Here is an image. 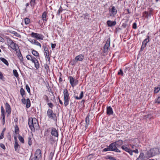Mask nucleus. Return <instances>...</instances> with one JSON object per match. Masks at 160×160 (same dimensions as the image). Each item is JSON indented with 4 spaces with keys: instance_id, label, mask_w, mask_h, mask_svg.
<instances>
[{
    "instance_id": "338daca9",
    "label": "nucleus",
    "mask_w": 160,
    "mask_h": 160,
    "mask_svg": "<svg viewBox=\"0 0 160 160\" xmlns=\"http://www.w3.org/2000/svg\"><path fill=\"white\" fill-rule=\"evenodd\" d=\"M5 128L3 129V131H2V132H4L5 131Z\"/></svg>"
},
{
    "instance_id": "a878e982",
    "label": "nucleus",
    "mask_w": 160,
    "mask_h": 160,
    "mask_svg": "<svg viewBox=\"0 0 160 160\" xmlns=\"http://www.w3.org/2000/svg\"><path fill=\"white\" fill-rule=\"evenodd\" d=\"M0 60L3 62L7 66H8L9 63L6 59L3 58H0Z\"/></svg>"
},
{
    "instance_id": "58836bf2",
    "label": "nucleus",
    "mask_w": 160,
    "mask_h": 160,
    "mask_svg": "<svg viewBox=\"0 0 160 160\" xmlns=\"http://www.w3.org/2000/svg\"><path fill=\"white\" fill-rule=\"evenodd\" d=\"M107 158L110 160H116L115 158L110 156H107Z\"/></svg>"
},
{
    "instance_id": "4d7b16f0",
    "label": "nucleus",
    "mask_w": 160,
    "mask_h": 160,
    "mask_svg": "<svg viewBox=\"0 0 160 160\" xmlns=\"http://www.w3.org/2000/svg\"><path fill=\"white\" fill-rule=\"evenodd\" d=\"M62 8V7L61 6L60 7V8L59 9V10H58V15H59L60 13L62 12V10L61 9Z\"/></svg>"
},
{
    "instance_id": "f257e3e1",
    "label": "nucleus",
    "mask_w": 160,
    "mask_h": 160,
    "mask_svg": "<svg viewBox=\"0 0 160 160\" xmlns=\"http://www.w3.org/2000/svg\"><path fill=\"white\" fill-rule=\"evenodd\" d=\"M28 125L32 131L38 130L39 128V125L38 121L35 118H29L28 121Z\"/></svg>"
},
{
    "instance_id": "bf43d9fd",
    "label": "nucleus",
    "mask_w": 160,
    "mask_h": 160,
    "mask_svg": "<svg viewBox=\"0 0 160 160\" xmlns=\"http://www.w3.org/2000/svg\"><path fill=\"white\" fill-rule=\"evenodd\" d=\"M4 78V77L2 73L0 72V79L1 80H3Z\"/></svg>"
},
{
    "instance_id": "c9c22d12",
    "label": "nucleus",
    "mask_w": 160,
    "mask_h": 160,
    "mask_svg": "<svg viewBox=\"0 0 160 160\" xmlns=\"http://www.w3.org/2000/svg\"><path fill=\"white\" fill-rule=\"evenodd\" d=\"M11 33H12L14 34V35L20 38L21 37V35L19 33L15 31H12Z\"/></svg>"
},
{
    "instance_id": "5fc2aeb1",
    "label": "nucleus",
    "mask_w": 160,
    "mask_h": 160,
    "mask_svg": "<svg viewBox=\"0 0 160 160\" xmlns=\"http://www.w3.org/2000/svg\"><path fill=\"white\" fill-rule=\"evenodd\" d=\"M4 132H2V133L1 134L0 136V139H2L4 137Z\"/></svg>"
},
{
    "instance_id": "aec40b11",
    "label": "nucleus",
    "mask_w": 160,
    "mask_h": 160,
    "mask_svg": "<svg viewBox=\"0 0 160 160\" xmlns=\"http://www.w3.org/2000/svg\"><path fill=\"white\" fill-rule=\"evenodd\" d=\"M118 148L120 147L123 143V141L121 140H119L114 142Z\"/></svg>"
},
{
    "instance_id": "5701e85b",
    "label": "nucleus",
    "mask_w": 160,
    "mask_h": 160,
    "mask_svg": "<svg viewBox=\"0 0 160 160\" xmlns=\"http://www.w3.org/2000/svg\"><path fill=\"white\" fill-rule=\"evenodd\" d=\"M113 112L112 108L111 107H109L107 108V113L109 115L112 114L113 113Z\"/></svg>"
},
{
    "instance_id": "6e6552de",
    "label": "nucleus",
    "mask_w": 160,
    "mask_h": 160,
    "mask_svg": "<svg viewBox=\"0 0 160 160\" xmlns=\"http://www.w3.org/2000/svg\"><path fill=\"white\" fill-rule=\"evenodd\" d=\"M150 158L146 152L145 155L143 152H141L136 160H146Z\"/></svg>"
},
{
    "instance_id": "1a4fd4ad",
    "label": "nucleus",
    "mask_w": 160,
    "mask_h": 160,
    "mask_svg": "<svg viewBox=\"0 0 160 160\" xmlns=\"http://www.w3.org/2000/svg\"><path fill=\"white\" fill-rule=\"evenodd\" d=\"M47 114L48 118L54 120L56 117V114L53 112L52 110L51 109H49L48 110Z\"/></svg>"
},
{
    "instance_id": "ea45409f",
    "label": "nucleus",
    "mask_w": 160,
    "mask_h": 160,
    "mask_svg": "<svg viewBox=\"0 0 160 160\" xmlns=\"http://www.w3.org/2000/svg\"><path fill=\"white\" fill-rule=\"evenodd\" d=\"M26 89L27 91V92L29 93H30V88H29V86H28V84H27L26 85Z\"/></svg>"
},
{
    "instance_id": "4c0bfd02",
    "label": "nucleus",
    "mask_w": 160,
    "mask_h": 160,
    "mask_svg": "<svg viewBox=\"0 0 160 160\" xmlns=\"http://www.w3.org/2000/svg\"><path fill=\"white\" fill-rule=\"evenodd\" d=\"M34 44L35 45L37 46H39L40 48H41V45L40 43L38 42V41H37L36 40L34 42Z\"/></svg>"
},
{
    "instance_id": "37998d69",
    "label": "nucleus",
    "mask_w": 160,
    "mask_h": 160,
    "mask_svg": "<svg viewBox=\"0 0 160 160\" xmlns=\"http://www.w3.org/2000/svg\"><path fill=\"white\" fill-rule=\"evenodd\" d=\"M118 75H121V76L123 75V73L122 69H120L119 71L118 72Z\"/></svg>"
},
{
    "instance_id": "ddd939ff",
    "label": "nucleus",
    "mask_w": 160,
    "mask_h": 160,
    "mask_svg": "<svg viewBox=\"0 0 160 160\" xmlns=\"http://www.w3.org/2000/svg\"><path fill=\"white\" fill-rule=\"evenodd\" d=\"M110 38H109L107 39L106 43L104 47V49L105 52H107L110 46Z\"/></svg>"
},
{
    "instance_id": "b1692460",
    "label": "nucleus",
    "mask_w": 160,
    "mask_h": 160,
    "mask_svg": "<svg viewBox=\"0 0 160 160\" xmlns=\"http://www.w3.org/2000/svg\"><path fill=\"white\" fill-rule=\"evenodd\" d=\"M90 120L88 116L85 118V122L86 125H85V128L86 129L88 127V125L89 124Z\"/></svg>"
},
{
    "instance_id": "dca6fc26",
    "label": "nucleus",
    "mask_w": 160,
    "mask_h": 160,
    "mask_svg": "<svg viewBox=\"0 0 160 160\" xmlns=\"http://www.w3.org/2000/svg\"><path fill=\"white\" fill-rule=\"evenodd\" d=\"M84 58V56L83 55L81 54H79L75 57V60L76 61V62L78 61H82L83 60Z\"/></svg>"
},
{
    "instance_id": "6ab92c4d",
    "label": "nucleus",
    "mask_w": 160,
    "mask_h": 160,
    "mask_svg": "<svg viewBox=\"0 0 160 160\" xmlns=\"http://www.w3.org/2000/svg\"><path fill=\"white\" fill-rule=\"evenodd\" d=\"M107 25L108 27H111L112 26H115L116 24V22L114 21H112L111 20H108L107 22Z\"/></svg>"
},
{
    "instance_id": "39448f33",
    "label": "nucleus",
    "mask_w": 160,
    "mask_h": 160,
    "mask_svg": "<svg viewBox=\"0 0 160 160\" xmlns=\"http://www.w3.org/2000/svg\"><path fill=\"white\" fill-rule=\"evenodd\" d=\"M69 78L70 83L72 87H74L78 84V81L77 79L72 76H69Z\"/></svg>"
},
{
    "instance_id": "473e14b6",
    "label": "nucleus",
    "mask_w": 160,
    "mask_h": 160,
    "mask_svg": "<svg viewBox=\"0 0 160 160\" xmlns=\"http://www.w3.org/2000/svg\"><path fill=\"white\" fill-rule=\"evenodd\" d=\"M13 74L14 76L16 78H18V74L17 71V70L14 69L13 71Z\"/></svg>"
},
{
    "instance_id": "79ce46f5",
    "label": "nucleus",
    "mask_w": 160,
    "mask_h": 160,
    "mask_svg": "<svg viewBox=\"0 0 160 160\" xmlns=\"http://www.w3.org/2000/svg\"><path fill=\"white\" fill-rule=\"evenodd\" d=\"M36 0H31L30 3L31 6H33L35 4Z\"/></svg>"
},
{
    "instance_id": "393cba45",
    "label": "nucleus",
    "mask_w": 160,
    "mask_h": 160,
    "mask_svg": "<svg viewBox=\"0 0 160 160\" xmlns=\"http://www.w3.org/2000/svg\"><path fill=\"white\" fill-rule=\"evenodd\" d=\"M47 12H44L42 15V18L43 20L47 21Z\"/></svg>"
},
{
    "instance_id": "c756f323",
    "label": "nucleus",
    "mask_w": 160,
    "mask_h": 160,
    "mask_svg": "<svg viewBox=\"0 0 160 160\" xmlns=\"http://www.w3.org/2000/svg\"><path fill=\"white\" fill-rule=\"evenodd\" d=\"M160 90V87H155V89L154 90V92L155 93H158Z\"/></svg>"
},
{
    "instance_id": "8fccbe9b",
    "label": "nucleus",
    "mask_w": 160,
    "mask_h": 160,
    "mask_svg": "<svg viewBox=\"0 0 160 160\" xmlns=\"http://www.w3.org/2000/svg\"><path fill=\"white\" fill-rule=\"evenodd\" d=\"M36 40H34V39H29V41L32 44H34V42Z\"/></svg>"
},
{
    "instance_id": "f3484780",
    "label": "nucleus",
    "mask_w": 160,
    "mask_h": 160,
    "mask_svg": "<svg viewBox=\"0 0 160 160\" xmlns=\"http://www.w3.org/2000/svg\"><path fill=\"white\" fill-rule=\"evenodd\" d=\"M52 135L55 137L58 138V133L57 130L53 128L51 132Z\"/></svg>"
},
{
    "instance_id": "c85d7f7f",
    "label": "nucleus",
    "mask_w": 160,
    "mask_h": 160,
    "mask_svg": "<svg viewBox=\"0 0 160 160\" xmlns=\"http://www.w3.org/2000/svg\"><path fill=\"white\" fill-rule=\"evenodd\" d=\"M20 92L21 95L22 97H24V96L25 95V91L22 88H21L20 90Z\"/></svg>"
},
{
    "instance_id": "09e8293b",
    "label": "nucleus",
    "mask_w": 160,
    "mask_h": 160,
    "mask_svg": "<svg viewBox=\"0 0 160 160\" xmlns=\"http://www.w3.org/2000/svg\"><path fill=\"white\" fill-rule=\"evenodd\" d=\"M48 106L50 108H52V107L53 106V104L51 102L48 103Z\"/></svg>"
},
{
    "instance_id": "f704fd0d",
    "label": "nucleus",
    "mask_w": 160,
    "mask_h": 160,
    "mask_svg": "<svg viewBox=\"0 0 160 160\" xmlns=\"http://www.w3.org/2000/svg\"><path fill=\"white\" fill-rule=\"evenodd\" d=\"M15 133L16 134H18L19 131V129L18 125H16L15 127Z\"/></svg>"
},
{
    "instance_id": "3c124183",
    "label": "nucleus",
    "mask_w": 160,
    "mask_h": 160,
    "mask_svg": "<svg viewBox=\"0 0 160 160\" xmlns=\"http://www.w3.org/2000/svg\"><path fill=\"white\" fill-rule=\"evenodd\" d=\"M0 147L2 149H5V148H6L5 147L3 144L2 143L0 144Z\"/></svg>"
},
{
    "instance_id": "864d4df0",
    "label": "nucleus",
    "mask_w": 160,
    "mask_h": 160,
    "mask_svg": "<svg viewBox=\"0 0 160 160\" xmlns=\"http://www.w3.org/2000/svg\"><path fill=\"white\" fill-rule=\"evenodd\" d=\"M127 152H128L130 154V155H133V154H132L133 152V150H130V149H129V150Z\"/></svg>"
},
{
    "instance_id": "052dcab7",
    "label": "nucleus",
    "mask_w": 160,
    "mask_h": 160,
    "mask_svg": "<svg viewBox=\"0 0 160 160\" xmlns=\"http://www.w3.org/2000/svg\"><path fill=\"white\" fill-rule=\"evenodd\" d=\"M133 28L134 29L137 28V24L135 23H134L133 24Z\"/></svg>"
},
{
    "instance_id": "603ef678",
    "label": "nucleus",
    "mask_w": 160,
    "mask_h": 160,
    "mask_svg": "<svg viewBox=\"0 0 160 160\" xmlns=\"http://www.w3.org/2000/svg\"><path fill=\"white\" fill-rule=\"evenodd\" d=\"M22 103L24 104H26V99L24 98V97H23V98L22 99Z\"/></svg>"
},
{
    "instance_id": "bb28decb",
    "label": "nucleus",
    "mask_w": 160,
    "mask_h": 160,
    "mask_svg": "<svg viewBox=\"0 0 160 160\" xmlns=\"http://www.w3.org/2000/svg\"><path fill=\"white\" fill-rule=\"evenodd\" d=\"M26 106L27 108H28L30 107L31 103L29 99L28 98L26 100Z\"/></svg>"
},
{
    "instance_id": "a18cd8bd",
    "label": "nucleus",
    "mask_w": 160,
    "mask_h": 160,
    "mask_svg": "<svg viewBox=\"0 0 160 160\" xmlns=\"http://www.w3.org/2000/svg\"><path fill=\"white\" fill-rule=\"evenodd\" d=\"M155 103H160V97H158L155 101Z\"/></svg>"
},
{
    "instance_id": "7c9ffc66",
    "label": "nucleus",
    "mask_w": 160,
    "mask_h": 160,
    "mask_svg": "<svg viewBox=\"0 0 160 160\" xmlns=\"http://www.w3.org/2000/svg\"><path fill=\"white\" fill-rule=\"evenodd\" d=\"M18 138L19 140V141L22 143H24V140L22 137L20 135H19L18 137Z\"/></svg>"
},
{
    "instance_id": "f03ea898",
    "label": "nucleus",
    "mask_w": 160,
    "mask_h": 160,
    "mask_svg": "<svg viewBox=\"0 0 160 160\" xmlns=\"http://www.w3.org/2000/svg\"><path fill=\"white\" fill-rule=\"evenodd\" d=\"M149 158L152 157L160 153V148H151L147 152Z\"/></svg>"
},
{
    "instance_id": "69168bd1",
    "label": "nucleus",
    "mask_w": 160,
    "mask_h": 160,
    "mask_svg": "<svg viewBox=\"0 0 160 160\" xmlns=\"http://www.w3.org/2000/svg\"><path fill=\"white\" fill-rule=\"evenodd\" d=\"M59 102H60V103L62 105V101L59 98Z\"/></svg>"
},
{
    "instance_id": "e2e57ef3",
    "label": "nucleus",
    "mask_w": 160,
    "mask_h": 160,
    "mask_svg": "<svg viewBox=\"0 0 160 160\" xmlns=\"http://www.w3.org/2000/svg\"><path fill=\"white\" fill-rule=\"evenodd\" d=\"M56 44H52V43L51 44V47L52 49L54 48L56 46Z\"/></svg>"
},
{
    "instance_id": "6e6d98bb",
    "label": "nucleus",
    "mask_w": 160,
    "mask_h": 160,
    "mask_svg": "<svg viewBox=\"0 0 160 160\" xmlns=\"http://www.w3.org/2000/svg\"><path fill=\"white\" fill-rule=\"evenodd\" d=\"M103 151L105 152L108 151H111L110 150V149L109 148V146L108 148H105L103 149Z\"/></svg>"
},
{
    "instance_id": "2eb2a0df",
    "label": "nucleus",
    "mask_w": 160,
    "mask_h": 160,
    "mask_svg": "<svg viewBox=\"0 0 160 160\" xmlns=\"http://www.w3.org/2000/svg\"><path fill=\"white\" fill-rule=\"evenodd\" d=\"M1 116L2 117V123L4 125L5 124V111L2 106L1 107Z\"/></svg>"
},
{
    "instance_id": "cd10ccee",
    "label": "nucleus",
    "mask_w": 160,
    "mask_h": 160,
    "mask_svg": "<svg viewBox=\"0 0 160 160\" xmlns=\"http://www.w3.org/2000/svg\"><path fill=\"white\" fill-rule=\"evenodd\" d=\"M149 37L148 36H147V38L143 41L142 43L147 45V43L149 42Z\"/></svg>"
},
{
    "instance_id": "412c9836",
    "label": "nucleus",
    "mask_w": 160,
    "mask_h": 160,
    "mask_svg": "<svg viewBox=\"0 0 160 160\" xmlns=\"http://www.w3.org/2000/svg\"><path fill=\"white\" fill-rule=\"evenodd\" d=\"M14 138L15 140V145H14V148L15 151H17L18 148L19 147V145L18 144V142L17 141V138L16 136L14 137Z\"/></svg>"
},
{
    "instance_id": "423d86ee",
    "label": "nucleus",
    "mask_w": 160,
    "mask_h": 160,
    "mask_svg": "<svg viewBox=\"0 0 160 160\" xmlns=\"http://www.w3.org/2000/svg\"><path fill=\"white\" fill-rule=\"evenodd\" d=\"M31 36L33 38H36L37 40H42L44 38V36L42 34L33 32H32L31 33Z\"/></svg>"
},
{
    "instance_id": "774afa93",
    "label": "nucleus",
    "mask_w": 160,
    "mask_h": 160,
    "mask_svg": "<svg viewBox=\"0 0 160 160\" xmlns=\"http://www.w3.org/2000/svg\"><path fill=\"white\" fill-rule=\"evenodd\" d=\"M29 5V3H27L26 4V6L27 7Z\"/></svg>"
},
{
    "instance_id": "0eeeda50",
    "label": "nucleus",
    "mask_w": 160,
    "mask_h": 160,
    "mask_svg": "<svg viewBox=\"0 0 160 160\" xmlns=\"http://www.w3.org/2000/svg\"><path fill=\"white\" fill-rule=\"evenodd\" d=\"M109 146V148L111 151L118 152H121V151L118 148V147L114 142L111 144Z\"/></svg>"
},
{
    "instance_id": "c03bdc74",
    "label": "nucleus",
    "mask_w": 160,
    "mask_h": 160,
    "mask_svg": "<svg viewBox=\"0 0 160 160\" xmlns=\"http://www.w3.org/2000/svg\"><path fill=\"white\" fill-rule=\"evenodd\" d=\"M28 144L29 146H31L32 144L31 138L30 137L28 138Z\"/></svg>"
},
{
    "instance_id": "e433bc0d",
    "label": "nucleus",
    "mask_w": 160,
    "mask_h": 160,
    "mask_svg": "<svg viewBox=\"0 0 160 160\" xmlns=\"http://www.w3.org/2000/svg\"><path fill=\"white\" fill-rule=\"evenodd\" d=\"M25 23L26 24H28L30 22V20L28 18H26L24 19Z\"/></svg>"
},
{
    "instance_id": "de8ad7c7",
    "label": "nucleus",
    "mask_w": 160,
    "mask_h": 160,
    "mask_svg": "<svg viewBox=\"0 0 160 160\" xmlns=\"http://www.w3.org/2000/svg\"><path fill=\"white\" fill-rule=\"evenodd\" d=\"M131 146L132 148L133 149H135L136 148H137L138 147H139V146H136L134 145H131Z\"/></svg>"
},
{
    "instance_id": "0e129e2a",
    "label": "nucleus",
    "mask_w": 160,
    "mask_h": 160,
    "mask_svg": "<svg viewBox=\"0 0 160 160\" xmlns=\"http://www.w3.org/2000/svg\"><path fill=\"white\" fill-rule=\"evenodd\" d=\"M50 156L51 157V158H52L53 156V153L52 152H51L50 153Z\"/></svg>"
},
{
    "instance_id": "49530a36",
    "label": "nucleus",
    "mask_w": 160,
    "mask_h": 160,
    "mask_svg": "<svg viewBox=\"0 0 160 160\" xmlns=\"http://www.w3.org/2000/svg\"><path fill=\"white\" fill-rule=\"evenodd\" d=\"M139 147H137V148H136L135 150H133V152L135 153H138L139 152L138 149L139 148Z\"/></svg>"
},
{
    "instance_id": "7ed1b4c3",
    "label": "nucleus",
    "mask_w": 160,
    "mask_h": 160,
    "mask_svg": "<svg viewBox=\"0 0 160 160\" xmlns=\"http://www.w3.org/2000/svg\"><path fill=\"white\" fill-rule=\"evenodd\" d=\"M26 58L28 60L31 61L32 63H34L35 67L36 69L38 68L39 67L38 62L34 57L28 55L27 56Z\"/></svg>"
},
{
    "instance_id": "a211bd4d",
    "label": "nucleus",
    "mask_w": 160,
    "mask_h": 160,
    "mask_svg": "<svg viewBox=\"0 0 160 160\" xmlns=\"http://www.w3.org/2000/svg\"><path fill=\"white\" fill-rule=\"evenodd\" d=\"M83 92L82 91L80 92L79 95V96H78L76 93H75L74 95V97L77 100H79L82 98L83 97Z\"/></svg>"
},
{
    "instance_id": "13d9d810",
    "label": "nucleus",
    "mask_w": 160,
    "mask_h": 160,
    "mask_svg": "<svg viewBox=\"0 0 160 160\" xmlns=\"http://www.w3.org/2000/svg\"><path fill=\"white\" fill-rule=\"evenodd\" d=\"M146 45L142 43V45L141 47V49H143L146 46Z\"/></svg>"
},
{
    "instance_id": "2f4dec72",
    "label": "nucleus",
    "mask_w": 160,
    "mask_h": 160,
    "mask_svg": "<svg viewBox=\"0 0 160 160\" xmlns=\"http://www.w3.org/2000/svg\"><path fill=\"white\" fill-rule=\"evenodd\" d=\"M121 148L123 150H124L125 151L127 152L129 150V148H127V147H126L125 145H123L121 147Z\"/></svg>"
},
{
    "instance_id": "72a5a7b5",
    "label": "nucleus",
    "mask_w": 160,
    "mask_h": 160,
    "mask_svg": "<svg viewBox=\"0 0 160 160\" xmlns=\"http://www.w3.org/2000/svg\"><path fill=\"white\" fill-rule=\"evenodd\" d=\"M32 53L33 55L35 56H38L39 55L38 52L35 50H32Z\"/></svg>"
},
{
    "instance_id": "680f3d73",
    "label": "nucleus",
    "mask_w": 160,
    "mask_h": 160,
    "mask_svg": "<svg viewBox=\"0 0 160 160\" xmlns=\"http://www.w3.org/2000/svg\"><path fill=\"white\" fill-rule=\"evenodd\" d=\"M0 42H4V39L2 37H1L0 36Z\"/></svg>"
},
{
    "instance_id": "a19ab883",
    "label": "nucleus",
    "mask_w": 160,
    "mask_h": 160,
    "mask_svg": "<svg viewBox=\"0 0 160 160\" xmlns=\"http://www.w3.org/2000/svg\"><path fill=\"white\" fill-rule=\"evenodd\" d=\"M18 56L19 58V59L20 61L21 62H22L23 61V58L21 53H20V54H19Z\"/></svg>"
},
{
    "instance_id": "4be33fe9",
    "label": "nucleus",
    "mask_w": 160,
    "mask_h": 160,
    "mask_svg": "<svg viewBox=\"0 0 160 160\" xmlns=\"http://www.w3.org/2000/svg\"><path fill=\"white\" fill-rule=\"evenodd\" d=\"M44 50L45 51L44 54L45 55V56L46 58H47L48 60L50 59V58L49 57L48 51L47 48L46 47H44Z\"/></svg>"
},
{
    "instance_id": "f8f14e48",
    "label": "nucleus",
    "mask_w": 160,
    "mask_h": 160,
    "mask_svg": "<svg viewBox=\"0 0 160 160\" xmlns=\"http://www.w3.org/2000/svg\"><path fill=\"white\" fill-rule=\"evenodd\" d=\"M42 157L41 151L40 149H38L35 154V157L34 158L38 159V160L41 158Z\"/></svg>"
},
{
    "instance_id": "20e7f679",
    "label": "nucleus",
    "mask_w": 160,
    "mask_h": 160,
    "mask_svg": "<svg viewBox=\"0 0 160 160\" xmlns=\"http://www.w3.org/2000/svg\"><path fill=\"white\" fill-rule=\"evenodd\" d=\"M63 95L64 97V105L65 106H67L69 104V94L67 89H63Z\"/></svg>"
},
{
    "instance_id": "9d476101",
    "label": "nucleus",
    "mask_w": 160,
    "mask_h": 160,
    "mask_svg": "<svg viewBox=\"0 0 160 160\" xmlns=\"http://www.w3.org/2000/svg\"><path fill=\"white\" fill-rule=\"evenodd\" d=\"M117 11L114 6H112V8L109 9V12L110 16L114 17L117 13Z\"/></svg>"
},
{
    "instance_id": "4468645a",
    "label": "nucleus",
    "mask_w": 160,
    "mask_h": 160,
    "mask_svg": "<svg viewBox=\"0 0 160 160\" xmlns=\"http://www.w3.org/2000/svg\"><path fill=\"white\" fill-rule=\"evenodd\" d=\"M5 109L6 112L8 113V115H10L11 112V108L10 105L7 102H6L5 104Z\"/></svg>"
},
{
    "instance_id": "9b49d317",
    "label": "nucleus",
    "mask_w": 160,
    "mask_h": 160,
    "mask_svg": "<svg viewBox=\"0 0 160 160\" xmlns=\"http://www.w3.org/2000/svg\"><path fill=\"white\" fill-rule=\"evenodd\" d=\"M8 43L11 48L14 50H16L17 45L14 43L11 39H8Z\"/></svg>"
}]
</instances>
